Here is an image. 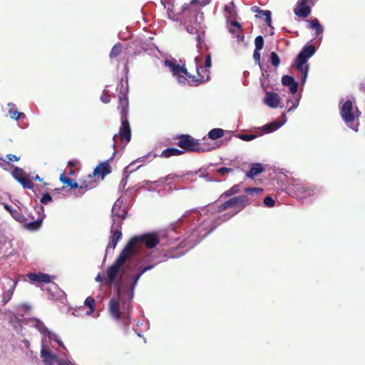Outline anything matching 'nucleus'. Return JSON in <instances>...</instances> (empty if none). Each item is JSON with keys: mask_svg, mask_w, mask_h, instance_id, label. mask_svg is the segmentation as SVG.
Instances as JSON below:
<instances>
[{"mask_svg": "<svg viewBox=\"0 0 365 365\" xmlns=\"http://www.w3.org/2000/svg\"><path fill=\"white\" fill-rule=\"evenodd\" d=\"M308 28L310 29H314L316 31V35L319 36L323 33V27L320 24L319 20L316 18L312 19L309 21Z\"/></svg>", "mask_w": 365, "mask_h": 365, "instance_id": "26", "label": "nucleus"}, {"mask_svg": "<svg viewBox=\"0 0 365 365\" xmlns=\"http://www.w3.org/2000/svg\"><path fill=\"white\" fill-rule=\"evenodd\" d=\"M178 139L176 145L186 151L201 153L212 149L211 147L200 143L198 140H195L190 135H181Z\"/></svg>", "mask_w": 365, "mask_h": 365, "instance_id": "6", "label": "nucleus"}, {"mask_svg": "<svg viewBox=\"0 0 365 365\" xmlns=\"http://www.w3.org/2000/svg\"><path fill=\"white\" fill-rule=\"evenodd\" d=\"M280 102V98L277 93L267 92L264 98V103L270 108H277Z\"/></svg>", "mask_w": 365, "mask_h": 365, "instance_id": "21", "label": "nucleus"}, {"mask_svg": "<svg viewBox=\"0 0 365 365\" xmlns=\"http://www.w3.org/2000/svg\"><path fill=\"white\" fill-rule=\"evenodd\" d=\"M16 210H17L16 209H13V208H12V209L11 210V211L9 212L10 215H11V216H12V215H14V212H16Z\"/></svg>", "mask_w": 365, "mask_h": 365, "instance_id": "60", "label": "nucleus"}, {"mask_svg": "<svg viewBox=\"0 0 365 365\" xmlns=\"http://www.w3.org/2000/svg\"><path fill=\"white\" fill-rule=\"evenodd\" d=\"M259 51L260 50L255 49L254 53H253V58L255 59V62H257V63H259V62H260L261 55H260Z\"/></svg>", "mask_w": 365, "mask_h": 365, "instance_id": "50", "label": "nucleus"}, {"mask_svg": "<svg viewBox=\"0 0 365 365\" xmlns=\"http://www.w3.org/2000/svg\"><path fill=\"white\" fill-rule=\"evenodd\" d=\"M74 174H75V171H74V170H73V169H70L69 173H68V175H69L70 176H73Z\"/></svg>", "mask_w": 365, "mask_h": 365, "instance_id": "59", "label": "nucleus"}, {"mask_svg": "<svg viewBox=\"0 0 365 365\" xmlns=\"http://www.w3.org/2000/svg\"><path fill=\"white\" fill-rule=\"evenodd\" d=\"M127 213V210L125 207H122L121 202L119 200H117L112 207V226L121 227L122 220L126 217Z\"/></svg>", "mask_w": 365, "mask_h": 365, "instance_id": "11", "label": "nucleus"}, {"mask_svg": "<svg viewBox=\"0 0 365 365\" xmlns=\"http://www.w3.org/2000/svg\"><path fill=\"white\" fill-rule=\"evenodd\" d=\"M66 362H61V363L59 364V365H66Z\"/></svg>", "mask_w": 365, "mask_h": 365, "instance_id": "63", "label": "nucleus"}, {"mask_svg": "<svg viewBox=\"0 0 365 365\" xmlns=\"http://www.w3.org/2000/svg\"><path fill=\"white\" fill-rule=\"evenodd\" d=\"M103 277H102L100 274H98L97 275V277H96V280L97 282H103Z\"/></svg>", "mask_w": 365, "mask_h": 365, "instance_id": "57", "label": "nucleus"}, {"mask_svg": "<svg viewBox=\"0 0 365 365\" xmlns=\"http://www.w3.org/2000/svg\"><path fill=\"white\" fill-rule=\"evenodd\" d=\"M263 190L260 187H247L245 190V192L251 195H257L261 193Z\"/></svg>", "mask_w": 365, "mask_h": 365, "instance_id": "38", "label": "nucleus"}, {"mask_svg": "<svg viewBox=\"0 0 365 365\" xmlns=\"http://www.w3.org/2000/svg\"><path fill=\"white\" fill-rule=\"evenodd\" d=\"M26 277L31 282L39 283H49L51 282V279L53 278V277H51V275L41 272H30L26 274Z\"/></svg>", "mask_w": 365, "mask_h": 365, "instance_id": "16", "label": "nucleus"}, {"mask_svg": "<svg viewBox=\"0 0 365 365\" xmlns=\"http://www.w3.org/2000/svg\"><path fill=\"white\" fill-rule=\"evenodd\" d=\"M34 327L42 334H45L48 331V329L43 324V323L38 319L35 320Z\"/></svg>", "mask_w": 365, "mask_h": 365, "instance_id": "39", "label": "nucleus"}, {"mask_svg": "<svg viewBox=\"0 0 365 365\" xmlns=\"http://www.w3.org/2000/svg\"><path fill=\"white\" fill-rule=\"evenodd\" d=\"M259 14H262V16H264L265 22L267 23L268 26H272V17H271V11L266 10V11H259Z\"/></svg>", "mask_w": 365, "mask_h": 365, "instance_id": "37", "label": "nucleus"}, {"mask_svg": "<svg viewBox=\"0 0 365 365\" xmlns=\"http://www.w3.org/2000/svg\"><path fill=\"white\" fill-rule=\"evenodd\" d=\"M203 14L197 9L188 10V16L184 19V26L190 34L196 35L197 47L200 49L204 43V34L202 26Z\"/></svg>", "mask_w": 365, "mask_h": 365, "instance_id": "3", "label": "nucleus"}, {"mask_svg": "<svg viewBox=\"0 0 365 365\" xmlns=\"http://www.w3.org/2000/svg\"><path fill=\"white\" fill-rule=\"evenodd\" d=\"M128 108L129 103L128 95L125 92L120 91V95L118 96V109L120 113L121 125L120 127L118 134H115L113 137V147L115 146L117 139L118 138L121 140L122 142H125L126 143L130 141L131 129L130 123L127 118L128 114Z\"/></svg>", "mask_w": 365, "mask_h": 365, "instance_id": "2", "label": "nucleus"}, {"mask_svg": "<svg viewBox=\"0 0 365 365\" xmlns=\"http://www.w3.org/2000/svg\"><path fill=\"white\" fill-rule=\"evenodd\" d=\"M85 308L83 306L79 307L78 310H75V312H73V314L75 316H78L81 314V313L78 314V312H81V311H84Z\"/></svg>", "mask_w": 365, "mask_h": 365, "instance_id": "54", "label": "nucleus"}, {"mask_svg": "<svg viewBox=\"0 0 365 365\" xmlns=\"http://www.w3.org/2000/svg\"><path fill=\"white\" fill-rule=\"evenodd\" d=\"M264 169L262 164L254 163L252 165L250 170L246 173V176L248 178H253L255 176L264 172Z\"/></svg>", "mask_w": 365, "mask_h": 365, "instance_id": "25", "label": "nucleus"}, {"mask_svg": "<svg viewBox=\"0 0 365 365\" xmlns=\"http://www.w3.org/2000/svg\"><path fill=\"white\" fill-rule=\"evenodd\" d=\"M237 137L245 141H250L256 138L255 135L239 134Z\"/></svg>", "mask_w": 365, "mask_h": 365, "instance_id": "45", "label": "nucleus"}, {"mask_svg": "<svg viewBox=\"0 0 365 365\" xmlns=\"http://www.w3.org/2000/svg\"><path fill=\"white\" fill-rule=\"evenodd\" d=\"M314 189L312 187H306L304 185L299 186L296 188V195L298 197L305 198L314 194Z\"/></svg>", "mask_w": 365, "mask_h": 365, "instance_id": "22", "label": "nucleus"}, {"mask_svg": "<svg viewBox=\"0 0 365 365\" xmlns=\"http://www.w3.org/2000/svg\"><path fill=\"white\" fill-rule=\"evenodd\" d=\"M36 210L38 215L36 220L33 222L25 223L24 225V227L29 231H36L38 230L41 227L45 217L44 209L43 206L36 207Z\"/></svg>", "mask_w": 365, "mask_h": 365, "instance_id": "14", "label": "nucleus"}, {"mask_svg": "<svg viewBox=\"0 0 365 365\" xmlns=\"http://www.w3.org/2000/svg\"><path fill=\"white\" fill-rule=\"evenodd\" d=\"M76 164H77V162L76 160H70L68 163V165L69 167H74L76 165Z\"/></svg>", "mask_w": 365, "mask_h": 365, "instance_id": "55", "label": "nucleus"}, {"mask_svg": "<svg viewBox=\"0 0 365 365\" xmlns=\"http://www.w3.org/2000/svg\"><path fill=\"white\" fill-rule=\"evenodd\" d=\"M84 304L89 307V311L86 312L87 314H91L94 312L96 307V302L95 299L93 297H88L84 302Z\"/></svg>", "mask_w": 365, "mask_h": 365, "instance_id": "31", "label": "nucleus"}, {"mask_svg": "<svg viewBox=\"0 0 365 365\" xmlns=\"http://www.w3.org/2000/svg\"><path fill=\"white\" fill-rule=\"evenodd\" d=\"M60 181L67 186L70 187L71 188H78L77 192L76 195L77 196H81L84 194L85 191L88 189L93 188V181H84L83 183L81 185H78V184L76 182H74L71 179L67 178L65 175V173H61L60 175Z\"/></svg>", "mask_w": 365, "mask_h": 365, "instance_id": "10", "label": "nucleus"}, {"mask_svg": "<svg viewBox=\"0 0 365 365\" xmlns=\"http://www.w3.org/2000/svg\"><path fill=\"white\" fill-rule=\"evenodd\" d=\"M12 175L17 182H19V179L26 176L23 169L18 167H16L13 170Z\"/></svg>", "mask_w": 365, "mask_h": 365, "instance_id": "34", "label": "nucleus"}, {"mask_svg": "<svg viewBox=\"0 0 365 365\" xmlns=\"http://www.w3.org/2000/svg\"><path fill=\"white\" fill-rule=\"evenodd\" d=\"M307 1L308 0H299V1L306 3Z\"/></svg>", "mask_w": 365, "mask_h": 365, "instance_id": "62", "label": "nucleus"}, {"mask_svg": "<svg viewBox=\"0 0 365 365\" xmlns=\"http://www.w3.org/2000/svg\"><path fill=\"white\" fill-rule=\"evenodd\" d=\"M41 357L46 365H53L57 361V357L53 354L50 349L43 344L41 350Z\"/></svg>", "mask_w": 365, "mask_h": 365, "instance_id": "18", "label": "nucleus"}, {"mask_svg": "<svg viewBox=\"0 0 365 365\" xmlns=\"http://www.w3.org/2000/svg\"><path fill=\"white\" fill-rule=\"evenodd\" d=\"M282 83L284 86H289V91L292 94L297 93L299 84L292 76L289 75L283 76L282 77Z\"/></svg>", "mask_w": 365, "mask_h": 365, "instance_id": "20", "label": "nucleus"}, {"mask_svg": "<svg viewBox=\"0 0 365 365\" xmlns=\"http://www.w3.org/2000/svg\"><path fill=\"white\" fill-rule=\"evenodd\" d=\"M228 208H229L228 205L227 204V202L225 201L223 203H222L221 205H218L217 211L220 212L227 210Z\"/></svg>", "mask_w": 365, "mask_h": 365, "instance_id": "51", "label": "nucleus"}, {"mask_svg": "<svg viewBox=\"0 0 365 365\" xmlns=\"http://www.w3.org/2000/svg\"><path fill=\"white\" fill-rule=\"evenodd\" d=\"M255 50H262L264 46V38L262 36H257L255 39Z\"/></svg>", "mask_w": 365, "mask_h": 365, "instance_id": "40", "label": "nucleus"}, {"mask_svg": "<svg viewBox=\"0 0 365 365\" xmlns=\"http://www.w3.org/2000/svg\"><path fill=\"white\" fill-rule=\"evenodd\" d=\"M231 25L232 26H234L237 28V37L240 39V40H243L244 38V35H243V33L242 31V26H241V24L237 22V21H232L231 22Z\"/></svg>", "mask_w": 365, "mask_h": 365, "instance_id": "36", "label": "nucleus"}, {"mask_svg": "<svg viewBox=\"0 0 365 365\" xmlns=\"http://www.w3.org/2000/svg\"><path fill=\"white\" fill-rule=\"evenodd\" d=\"M211 66H212L211 54L208 53L205 58L204 68H201V71L202 73V74H203L204 76H206L207 73H208L210 75V71H208V68H210L211 67Z\"/></svg>", "mask_w": 365, "mask_h": 365, "instance_id": "32", "label": "nucleus"}, {"mask_svg": "<svg viewBox=\"0 0 365 365\" xmlns=\"http://www.w3.org/2000/svg\"><path fill=\"white\" fill-rule=\"evenodd\" d=\"M316 51V48L313 45H309L303 48L302 51L297 56L294 63L292 64V67L301 73L302 82L304 83L307 78L309 71V65L307 64V60L312 56Z\"/></svg>", "mask_w": 365, "mask_h": 365, "instance_id": "5", "label": "nucleus"}, {"mask_svg": "<svg viewBox=\"0 0 365 365\" xmlns=\"http://www.w3.org/2000/svg\"><path fill=\"white\" fill-rule=\"evenodd\" d=\"M24 344H25V346H26L27 348H29V347L30 344H29V342L27 340H25V341H24Z\"/></svg>", "mask_w": 365, "mask_h": 365, "instance_id": "61", "label": "nucleus"}, {"mask_svg": "<svg viewBox=\"0 0 365 365\" xmlns=\"http://www.w3.org/2000/svg\"><path fill=\"white\" fill-rule=\"evenodd\" d=\"M240 191V185H234L231 188L225 191L220 197V198L229 197L235 194H237Z\"/></svg>", "mask_w": 365, "mask_h": 365, "instance_id": "29", "label": "nucleus"}, {"mask_svg": "<svg viewBox=\"0 0 365 365\" xmlns=\"http://www.w3.org/2000/svg\"><path fill=\"white\" fill-rule=\"evenodd\" d=\"M252 11H253L254 12H258V13H259V11H261V10L259 9V7H257V6H253V7L252 8Z\"/></svg>", "mask_w": 365, "mask_h": 365, "instance_id": "58", "label": "nucleus"}, {"mask_svg": "<svg viewBox=\"0 0 365 365\" xmlns=\"http://www.w3.org/2000/svg\"><path fill=\"white\" fill-rule=\"evenodd\" d=\"M6 158L9 162H17L19 160L20 157H18L16 155L13 154H8L6 155Z\"/></svg>", "mask_w": 365, "mask_h": 365, "instance_id": "49", "label": "nucleus"}, {"mask_svg": "<svg viewBox=\"0 0 365 365\" xmlns=\"http://www.w3.org/2000/svg\"><path fill=\"white\" fill-rule=\"evenodd\" d=\"M66 365H72V364H71V363H70V362H66Z\"/></svg>", "mask_w": 365, "mask_h": 365, "instance_id": "64", "label": "nucleus"}, {"mask_svg": "<svg viewBox=\"0 0 365 365\" xmlns=\"http://www.w3.org/2000/svg\"><path fill=\"white\" fill-rule=\"evenodd\" d=\"M52 201V197L49 193H45L41 199V202L45 205L48 204Z\"/></svg>", "mask_w": 365, "mask_h": 365, "instance_id": "46", "label": "nucleus"}, {"mask_svg": "<svg viewBox=\"0 0 365 365\" xmlns=\"http://www.w3.org/2000/svg\"><path fill=\"white\" fill-rule=\"evenodd\" d=\"M294 12L299 17L306 18L310 14L311 8L306 3L298 1Z\"/></svg>", "mask_w": 365, "mask_h": 365, "instance_id": "19", "label": "nucleus"}, {"mask_svg": "<svg viewBox=\"0 0 365 365\" xmlns=\"http://www.w3.org/2000/svg\"><path fill=\"white\" fill-rule=\"evenodd\" d=\"M153 267V266H147L140 269L134 276L133 282L128 289L125 290L120 286L118 287V297L110 299L108 306L110 314L113 319L118 321L122 319L125 320L124 324H128L130 318L131 301L133 297L135 287L140 277Z\"/></svg>", "mask_w": 365, "mask_h": 365, "instance_id": "1", "label": "nucleus"}, {"mask_svg": "<svg viewBox=\"0 0 365 365\" xmlns=\"http://www.w3.org/2000/svg\"><path fill=\"white\" fill-rule=\"evenodd\" d=\"M9 114L12 119L18 120L23 115V113L19 112L14 107V105H13V107L9 109Z\"/></svg>", "mask_w": 365, "mask_h": 365, "instance_id": "35", "label": "nucleus"}, {"mask_svg": "<svg viewBox=\"0 0 365 365\" xmlns=\"http://www.w3.org/2000/svg\"><path fill=\"white\" fill-rule=\"evenodd\" d=\"M165 65L169 67L173 76H180L182 71H185V66H180L171 61H165Z\"/></svg>", "mask_w": 365, "mask_h": 365, "instance_id": "23", "label": "nucleus"}, {"mask_svg": "<svg viewBox=\"0 0 365 365\" xmlns=\"http://www.w3.org/2000/svg\"><path fill=\"white\" fill-rule=\"evenodd\" d=\"M12 217L19 222H24L26 220V217L20 212V210H17L16 212H14Z\"/></svg>", "mask_w": 365, "mask_h": 365, "instance_id": "42", "label": "nucleus"}, {"mask_svg": "<svg viewBox=\"0 0 365 365\" xmlns=\"http://www.w3.org/2000/svg\"><path fill=\"white\" fill-rule=\"evenodd\" d=\"M217 172L222 175H225L227 173L233 172V169L230 168H220L217 170Z\"/></svg>", "mask_w": 365, "mask_h": 365, "instance_id": "47", "label": "nucleus"}, {"mask_svg": "<svg viewBox=\"0 0 365 365\" xmlns=\"http://www.w3.org/2000/svg\"><path fill=\"white\" fill-rule=\"evenodd\" d=\"M226 202L229 208H237V210L232 215H230L229 214L227 213L220 217V219L223 218L222 222L227 221L231 217L237 214L238 212L244 210L247 206L251 204V202L250 201L248 197L245 195H241L239 196L233 197L232 198H230Z\"/></svg>", "mask_w": 365, "mask_h": 365, "instance_id": "9", "label": "nucleus"}, {"mask_svg": "<svg viewBox=\"0 0 365 365\" xmlns=\"http://www.w3.org/2000/svg\"><path fill=\"white\" fill-rule=\"evenodd\" d=\"M111 173V168L108 163V160L106 162H103L101 163L99 165H98L93 171L92 174H89L88 175V181H93L91 184H93V186L94 187V182L96 181V178H99V176L101 177V179L103 180L105 176L109 173Z\"/></svg>", "mask_w": 365, "mask_h": 365, "instance_id": "12", "label": "nucleus"}, {"mask_svg": "<svg viewBox=\"0 0 365 365\" xmlns=\"http://www.w3.org/2000/svg\"><path fill=\"white\" fill-rule=\"evenodd\" d=\"M4 209L8 211L9 212L11 211V210L12 209L11 206H10L9 205L6 204V203H4Z\"/></svg>", "mask_w": 365, "mask_h": 365, "instance_id": "56", "label": "nucleus"}, {"mask_svg": "<svg viewBox=\"0 0 365 365\" xmlns=\"http://www.w3.org/2000/svg\"><path fill=\"white\" fill-rule=\"evenodd\" d=\"M120 228V227H118L116 226H111L110 232L112 235L110 236V242L107 245L106 251L110 248L114 250L118 241L122 238L123 235Z\"/></svg>", "mask_w": 365, "mask_h": 365, "instance_id": "15", "label": "nucleus"}, {"mask_svg": "<svg viewBox=\"0 0 365 365\" xmlns=\"http://www.w3.org/2000/svg\"><path fill=\"white\" fill-rule=\"evenodd\" d=\"M270 61L272 64L275 67L279 66L280 63V58L279 56L274 51L270 53Z\"/></svg>", "mask_w": 365, "mask_h": 365, "instance_id": "41", "label": "nucleus"}, {"mask_svg": "<svg viewBox=\"0 0 365 365\" xmlns=\"http://www.w3.org/2000/svg\"><path fill=\"white\" fill-rule=\"evenodd\" d=\"M19 182L23 186L24 189H32L34 187L32 181L27 176L19 179Z\"/></svg>", "mask_w": 365, "mask_h": 365, "instance_id": "33", "label": "nucleus"}, {"mask_svg": "<svg viewBox=\"0 0 365 365\" xmlns=\"http://www.w3.org/2000/svg\"><path fill=\"white\" fill-rule=\"evenodd\" d=\"M130 258L131 256L128 253V250L123 248L114 263L107 269L106 280L108 284H113L115 282L120 268Z\"/></svg>", "mask_w": 365, "mask_h": 365, "instance_id": "7", "label": "nucleus"}, {"mask_svg": "<svg viewBox=\"0 0 365 365\" xmlns=\"http://www.w3.org/2000/svg\"><path fill=\"white\" fill-rule=\"evenodd\" d=\"M160 243V237L156 232H148L133 237L124 247L131 257L138 252V245H145L148 249L155 247Z\"/></svg>", "mask_w": 365, "mask_h": 365, "instance_id": "4", "label": "nucleus"}, {"mask_svg": "<svg viewBox=\"0 0 365 365\" xmlns=\"http://www.w3.org/2000/svg\"><path fill=\"white\" fill-rule=\"evenodd\" d=\"M122 52V44L118 43L113 46L110 53V58H115L118 57Z\"/></svg>", "mask_w": 365, "mask_h": 365, "instance_id": "30", "label": "nucleus"}, {"mask_svg": "<svg viewBox=\"0 0 365 365\" xmlns=\"http://www.w3.org/2000/svg\"><path fill=\"white\" fill-rule=\"evenodd\" d=\"M8 279L11 282V284H10L9 288L2 294L1 302L3 306L6 305L11 299L19 281L18 278L14 281H12L11 278H8Z\"/></svg>", "mask_w": 365, "mask_h": 365, "instance_id": "17", "label": "nucleus"}, {"mask_svg": "<svg viewBox=\"0 0 365 365\" xmlns=\"http://www.w3.org/2000/svg\"><path fill=\"white\" fill-rule=\"evenodd\" d=\"M184 153V151L175 148H168L162 151L159 157L162 158H169L172 156H178Z\"/></svg>", "mask_w": 365, "mask_h": 365, "instance_id": "24", "label": "nucleus"}, {"mask_svg": "<svg viewBox=\"0 0 365 365\" xmlns=\"http://www.w3.org/2000/svg\"><path fill=\"white\" fill-rule=\"evenodd\" d=\"M180 178L179 175H178L177 174H175V173H171V174H169L168 175L166 176L165 179L166 180H175L176 179H178Z\"/></svg>", "mask_w": 365, "mask_h": 365, "instance_id": "52", "label": "nucleus"}, {"mask_svg": "<svg viewBox=\"0 0 365 365\" xmlns=\"http://www.w3.org/2000/svg\"><path fill=\"white\" fill-rule=\"evenodd\" d=\"M182 73L184 75L178 76L177 80L179 83L182 85L187 84L190 86L196 87L205 83L210 79L208 73H207L206 76H204L199 69H197V76L192 75L187 71L186 68L185 71H182Z\"/></svg>", "mask_w": 365, "mask_h": 365, "instance_id": "8", "label": "nucleus"}, {"mask_svg": "<svg viewBox=\"0 0 365 365\" xmlns=\"http://www.w3.org/2000/svg\"><path fill=\"white\" fill-rule=\"evenodd\" d=\"M110 99H111V96L108 93V92L106 91H103V92L101 96V100L102 101V102H103L104 103H108L110 101Z\"/></svg>", "mask_w": 365, "mask_h": 365, "instance_id": "44", "label": "nucleus"}, {"mask_svg": "<svg viewBox=\"0 0 365 365\" xmlns=\"http://www.w3.org/2000/svg\"><path fill=\"white\" fill-rule=\"evenodd\" d=\"M21 307L26 311L29 312L31 310V307L28 304H21Z\"/></svg>", "mask_w": 365, "mask_h": 365, "instance_id": "53", "label": "nucleus"}, {"mask_svg": "<svg viewBox=\"0 0 365 365\" xmlns=\"http://www.w3.org/2000/svg\"><path fill=\"white\" fill-rule=\"evenodd\" d=\"M225 10L227 11L230 15H232L235 12V4L234 2L232 1L230 3V5H226L225 6Z\"/></svg>", "mask_w": 365, "mask_h": 365, "instance_id": "48", "label": "nucleus"}, {"mask_svg": "<svg viewBox=\"0 0 365 365\" xmlns=\"http://www.w3.org/2000/svg\"><path fill=\"white\" fill-rule=\"evenodd\" d=\"M280 127V124L278 122H272L267 123L262 127V131L269 133L277 130Z\"/></svg>", "mask_w": 365, "mask_h": 365, "instance_id": "28", "label": "nucleus"}, {"mask_svg": "<svg viewBox=\"0 0 365 365\" xmlns=\"http://www.w3.org/2000/svg\"><path fill=\"white\" fill-rule=\"evenodd\" d=\"M224 130L222 128H213L208 133L209 138L212 140H217L222 138L224 135Z\"/></svg>", "mask_w": 365, "mask_h": 365, "instance_id": "27", "label": "nucleus"}, {"mask_svg": "<svg viewBox=\"0 0 365 365\" xmlns=\"http://www.w3.org/2000/svg\"><path fill=\"white\" fill-rule=\"evenodd\" d=\"M264 204L268 207H272L275 205V201L272 197L267 196L264 199Z\"/></svg>", "mask_w": 365, "mask_h": 365, "instance_id": "43", "label": "nucleus"}, {"mask_svg": "<svg viewBox=\"0 0 365 365\" xmlns=\"http://www.w3.org/2000/svg\"><path fill=\"white\" fill-rule=\"evenodd\" d=\"M353 109V103L349 100L345 101L340 108V115L341 118L350 128H352L351 124L353 123L355 119Z\"/></svg>", "mask_w": 365, "mask_h": 365, "instance_id": "13", "label": "nucleus"}]
</instances>
